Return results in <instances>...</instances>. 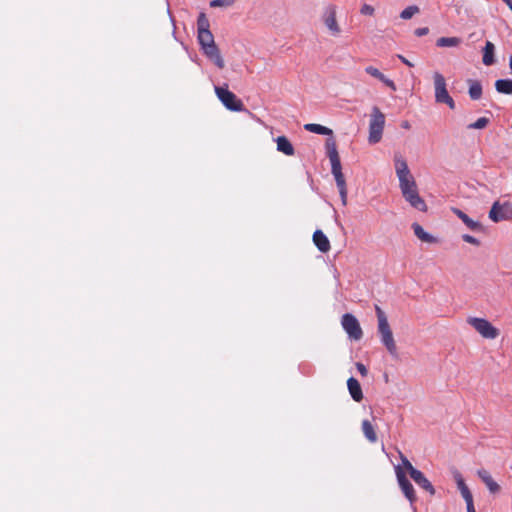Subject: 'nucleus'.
<instances>
[{
    "label": "nucleus",
    "mask_w": 512,
    "mask_h": 512,
    "mask_svg": "<svg viewBox=\"0 0 512 512\" xmlns=\"http://www.w3.org/2000/svg\"><path fill=\"white\" fill-rule=\"evenodd\" d=\"M393 162L403 198L413 208L425 212L427 205L424 199L419 195L417 183L408 167L405 157L399 152L394 153Z\"/></svg>",
    "instance_id": "obj_1"
},
{
    "label": "nucleus",
    "mask_w": 512,
    "mask_h": 512,
    "mask_svg": "<svg viewBox=\"0 0 512 512\" xmlns=\"http://www.w3.org/2000/svg\"><path fill=\"white\" fill-rule=\"evenodd\" d=\"M327 154L331 163V172L335 178L337 188L341 197L342 205H347V187L344 175L342 173V167L340 157L337 151L336 142L333 138L326 141Z\"/></svg>",
    "instance_id": "obj_2"
},
{
    "label": "nucleus",
    "mask_w": 512,
    "mask_h": 512,
    "mask_svg": "<svg viewBox=\"0 0 512 512\" xmlns=\"http://www.w3.org/2000/svg\"><path fill=\"white\" fill-rule=\"evenodd\" d=\"M376 316L378 320V332L381 342L392 356H397V346L390 328L387 316L380 306L375 305Z\"/></svg>",
    "instance_id": "obj_3"
},
{
    "label": "nucleus",
    "mask_w": 512,
    "mask_h": 512,
    "mask_svg": "<svg viewBox=\"0 0 512 512\" xmlns=\"http://www.w3.org/2000/svg\"><path fill=\"white\" fill-rule=\"evenodd\" d=\"M385 115L379 107L373 106L369 116L368 126V142L369 144H377L382 140L385 128Z\"/></svg>",
    "instance_id": "obj_4"
},
{
    "label": "nucleus",
    "mask_w": 512,
    "mask_h": 512,
    "mask_svg": "<svg viewBox=\"0 0 512 512\" xmlns=\"http://www.w3.org/2000/svg\"><path fill=\"white\" fill-rule=\"evenodd\" d=\"M432 78L436 103L446 104L450 109L454 110L456 104L447 90V84L444 76L440 72L436 71L433 73Z\"/></svg>",
    "instance_id": "obj_5"
},
{
    "label": "nucleus",
    "mask_w": 512,
    "mask_h": 512,
    "mask_svg": "<svg viewBox=\"0 0 512 512\" xmlns=\"http://www.w3.org/2000/svg\"><path fill=\"white\" fill-rule=\"evenodd\" d=\"M467 323L484 339L494 340L500 335L499 329L485 318L468 317Z\"/></svg>",
    "instance_id": "obj_6"
},
{
    "label": "nucleus",
    "mask_w": 512,
    "mask_h": 512,
    "mask_svg": "<svg viewBox=\"0 0 512 512\" xmlns=\"http://www.w3.org/2000/svg\"><path fill=\"white\" fill-rule=\"evenodd\" d=\"M400 459L404 469L409 473L410 477L419 485L422 489L426 490L430 495L435 494V489L431 482L424 476V474L413 467L411 462L400 452Z\"/></svg>",
    "instance_id": "obj_7"
},
{
    "label": "nucleus",
    "mask_w": 512,
    "mask_h": 512,
    "mask_svg": "<svg viewBox=\"0 0 512 512\" xmlns=\"http://www.w3.org/2000/svg\"><path fill=\"white\" fill-rule=\"evenodd\" d=\"M214 90L218 99L228 110L235 112L244 110L242 101L233 92L228 90L227 85L215 86Z\"/></svg>",
    "instance_id": "obj_8"
},
{
    "label": "nucleus",
    "mask_w": 512,
    "mask_h": 512,
    "mask_svg": "<svg viewBox=\"0 0 512 512\" xmlns=\"http://www.w3.org/2000/svg\"><path fill=\"white\" fill-rule=\"evenodd\" d=\"M489 219L495 223L512 220V203L495 201L489 211Z\"/></svg>",
    "instance_id": "obj_9"
},
{
    "label": "nucleus",
    "mask_w": 512,
    "mask_h": 512,
    "mask_svg": "<svg viewBox=\"0 0 512 512\" xmlns=\"http://www.w3.org/2000/svg\"><path fill=\"white\" fill-rule=\"evenodd\" d=\"M395 474L401 491L411 504L414 503L416 501L415 490L406 477L403 465L395 466Z\"/></svg>",
    "instance_id": "obj_10"
},
{
    "label": "nucleus",
    "mask_w": 512,
    "mask_h": 512,
    "mask_svg": "<svg viewBox=\"0 0 512 512\" xmlns=\"http://www.w3.org/2000/svg\"><path fill=\"white\" fill-rule=\"evenodd\" d=\"M322 22L333 37L340 36L342 30L337 22V11L335 6H328L322 15Z\"/></svg>",
    "instance_id": "obj_11"
},
{
    "label": "nucleus",
    "mask_w": 512,
    "mask_h": 512,
    "mask_svg": "<svg viewBox=\"0 0 512 512\" xmlns=\"http://www.w3.org/2000/svg\"><path fill=\"white\" fill-rule=\"evenodd\" d=\"M341 324L343 329L351 339L360 340L362 338V329L357 318L354 315L350 313L344 314L342 316Z\"/></svg>",
    "instance_id": "obj_12"
},
{
    "label": "nucleus",
    "mask_w": 512,
    "mask_h": 512,
    "mask_svg": "<svg viewBox=\"0 0 512 512\" xmlns=\"http://www.w3.org/2000/svg\"><path fill=\"white\" fill-rule=\"evenodd\" d=\"M451 211L472 231L480 232L483 230V226L480 222L473 220L462 210L453 207Z\"/></svg>",
    "instance_id": "obj_13"
},
{
    "label": "nucleus",
    "mask_w": 512,
    "mask_h": 512,
    "mask_svg": "<svg viewBox=\"0 0 512 512\" xmlns=\"http://www.w3.org/2000/svg\"><path fill=\"white\" fill-rule=\"evenodd\" d=\"M477 475L486 485L490 493L497 494L500 492V485L492 478L491 474L487 470L479 469L477 471Z\"/></svg>",
    "instance_id": "obj_14"
},
{
    "label": "nucleus",
    "mask_w": 512,
    "mask_h": 512,
    "mask_svg": "<svg viewBox=\"0 0 512 512\" xmlns=\"http://www.w3.org/2000/svg\"><path fill=\"white\" fill-rule=\"evenodd\" d=\"M365 72L369 74L370 76L378 79L383 84H385L387 87H389L391 90L396 91L397 87L391 79L386 77L378 68L374 66H367L365 68Z\"/></svg>",
    "instance_id": "obj_15"
},
{
    "label": "nucleus",
    "mask_w": 512,
    "mask_h": 512,
    "mask_svg": "<svg viewBox=\"0 0 512 512\" xmlns=\"http://www.w3.org/2000/svg\"><path fill=\"white\" fill-rule=\"evenodd\" d=\"M347 387L354 401L360 402L363 399L362 388L357 379H355L354 377H350L347 380Z\"/></svg>",
    "instance_id": "obj_16"
},
{
    "label": "nucleus",
    "mask_w": 512,
    "mask_h": 512,
    "mask_svg": "<svg viewBox=\"0 0 512 512\" xmlns=\"http://www.w3.org/2000/svg\"><path fill=\"white\" fill-rule=\"evenodd\" d=\"M313 242L321 252L330 250V242L321 230H316L313 234Z\"/></svg>",
    "instance_id": "obj_17"
},
{
    "label": "nucleus",
    "mask_w": 512,
    "mask_h": 512,
    "mask_svg": "<svg viewBox=\"0 0 512 512\" xmlns=\"http://www.w3.org/2000/svg\"><path fill=\"white\" fill-rule=\"evenodd\" d=\"M412 229L416 237L422 242L433 244L437 243V238L426 232L421 225L418 223L412 224Z\"/></svg>",
    "instance_id": "obj_18"
},
{
    "label": "nucleus",
    "mask_w": 512,
    "mask_h": 512,
    "mask_svg": "<svg viewBox=\"0 0 512 512\" xmlns=\"http://www.w3.org/2000/svg\"><path fill=\"white\" fill-rule=\"evenodd\" d=\"M277 150L287 156L294 155V148L285 136H279L276 139Z\"/></svg>",
    "instance_id": "obj_19"
},
{
    "label": "nucleus",
    "mask_w": 512,
    "mask_h": 512,
    "mask_svg": "<svg viewBox=\"0 0 512 512\" xmlns=\"http://www.w3.org/2000/svg\"><path fill=\"white\" fill-rule=\"evenodd\" d=\"M494 52H495L494 44L492 42H490V41H487L485 43L484 48H483V58H482V61H483L484 65L490 66V65L494 64V62H495Z\"/></svg>",
    "instance_id": "obj_20"
},
{
    "label": "nucleus",
    "mask_w": 512,
    "mask_h": 512,
    "mask_svg": "<svg viewBox=\"0 0 512 512\" xmlns=\"http://www.w3.org/2000/svg\"><path fill=\"white\" fill-rule=\"evenodd\" d=\"M468 85H469V90H468V93H469V96L472 100H479L482 96V85L479 81L477 80H472V79H469L467 81Z\"/></svg>",
    "instance_id": "obj_21"
},
{
    "label": "nucleus",
    "mask_w": 512,
    "mask_h": 512,
    "mask_svg": "<svg viewBox=\"0 0 512 512\" xmlns=\"http://www.w3.org/2000/svg\"><path fill=\"white\" fill-rule=\"evenodd\" d=\"M304 129L306 131H309V132H312V133H316V134H320V135H332L333 134V131L328 128V127H325L323 125H320V124H315V123H308V124H305L304 125Z\"/></svg>",
    "instance_id": "obj_22"
},
{
    "label": "nucleus",
    "mask_w": 512,
    "mask_h": 512,
    "mask_svg": "<svg viewBox=\"0 0 512 512\" xmlns=\"http://www.w3.org/2000/svg\"><path fill=\"white\" fill-rule=\"evenodd\" d=\"M362 431L366 439L371 442L375 443L377 441V434L374 430L373 425L368 420L362 421Z\"/></svg>",
    "instance_id": "obj_23"
},
{
    "label": "nucleus",
    "mask_w": 512,
    "mask_h": 512,
    "mask_svg": "<svg viewBox=\"0 0 512 512\" xmlns=\"http://www.w3.org/2000/svg\"><path fill=\"white\" fill-rule=\"evenodd\" d=\"M461 43L462 40L459 37H441L436 41L438 47H457Z\"/></svg>",
    "instance_id": "obj_24"
},
{
    "label": "nucleus",
    "mask_w": 512,
    "mask_h": 512,
    "mask_svg": "<svg viewBox=\"0 0 512 512\" xmlns=\"http://www.w3.org/2000/svg\"><path fill=\"white\" fill-rule=\"evenodd\" d=\"M497 92L502 94H512V80L499 79L495 82Z\"/></svg>",
    "instance_id": "obj_25"
},
{
    "label": "nucleus",
    "mask_w": 512,
    "mask_h": 512,
    "mask_svg": "<svg viewBox=\"0 0 512 512\" xmlns=\"http://www.w3.org/2000/svg\"><path fill=\"white\" fill-rule=\"evenodd\" d=\"M198 41L201 45V48L215 44L214 36L210 30L204 31V32H199L198 33Z\"/></svg>",
    "instance_id": "obj_26"
},
{
    "label": "nucleus",
    "mask_w": 512,
    "mask_h": 512,
    "mask_svg": "<svg viewBox=\"0 0 512 512\" xmlns=\"http://www.w3.org/2000/svg\"><path fill=\"white\" fill-rule=\"evenodd\" d=\"M209 20L204 13H200L197 19V30L199 32L209 31Z\"/></svg>",
    "instance_id": "obj_27"
},
{
    "label": "nucleus",
    "mask_w": 512,
    "mask_h": 512,
    "mask_svg": "<svg viewBox=\"0 0 512 512\" xmlns=\"http://www.w3.org/2000/svg\"><path fill=\"white\" fill-rule=\"evenodd\" d=\"M419 12V8L418 6H415V5H412V6H408L407 8H405L401 14H400V17L404 20H408L410 18H412L415 14H417Z\"/></svg>",
    "instance_id": "obj_28"
},
{
    "label": "nucleus",
    "mask_w": 512,
    "mask_h": 512,
    "mask_svg": "<svg viewBox=\"0 0 512 512\" xmlns=\"http://www.w3.org/2000/svg\"><path fill=\"white\" fill-rule=\"evenodd\" d=\"M489 123V119L486 117H480L475 122L468 125L469 129H483Z\"/></svg>",
    "instance_id": "obj_29"
},
{
    "label": "nucleus",
    "mask_w": 512,
    "mask_h": 512,
    "mask_svg": "<svg viewBox=\"0 0 512 512\" xmlns=\"http://www.w3.org/2000/svg\"><path fill=\"white\" fill-rule=\"evenodd\" d=\"M459 491H460L463 499L466 502V506L470 505V504H474L473 496H472V493L470 492L468 486H466L465 488L460 489Z\"/></svg>",
    "instance_id": "obj_30"
},
{
    "label": "nucleus",
    "mask_w": 512,
    "mask_h": 512,
    "mask_svg": "<svg viewBox=\"0 0 512 512\" xmlns=\"http://www.w3.org/2000/svg\"><path fill=\"white\" fill-rule=\"evenodd\" d=\"M207 58L213 57L216 53L220 52L216 44L202 48Z\"/></svg>",
    "instance_id": "obj_31"
},
{
    "label": "nucleus",
    "mask_w": 512,
    "mask_h": 512,
    "mask_svg": "<svg viewBox=\"0 0 512 512\" xmlns=\"http://www.w3.org/2000/svg\"><path fill=\"white\" fill-rule=\"evenodd\" d=\"M234 3L233 0H212L210 2L211 7H230Z\"/></svg>",
    "instance_id": "obj_32"
},
{
    "label": "nucleus",
    "mask_w": 512,
    "mask_h": 512,
    "mask_svg": "<svg viewBox=\"0 0 512 512\" xmlns=\"http://www.w3.org/2000/svg\"><path fill=\"white\" fill-rule=\"evenodd\" d=\"M219 69L225 67L224 59L220 52L216 53L213 57L209 58Z\"/></svg>",
    "instance_id": "obj_33"
},
{
    "label": "nucleus",
    "mask_w": 512,
    "mask_h": 512,
    "mask_svg": "<svg viewBox=\"0 0 512 512\" xmlns=\"http://www.w3.org/2000/svg\"><path fill=\"white\" fill-rule=\"evenodd\" d=\"M453 476L459 490L467 486L460 472L455 471Z\"/></svg>",
    "instance_id": "obj_34"
},
{
    "label": "nucleus",
    "mask_w": 512,
    "mask_h": 512,
    "mask_svg": "<svg viewBox=\"0 0 512 512\" xmlns=\"http://www.w3.org/2000/svg\"><path fill=\"white\" fill-rule=\"evenodd\" d=\"M462 239H463V241H465V242H467L469 244H472L474 246H479L480 245V241L477 238H475V237H473V236H471L469 234L462 235Z\"/></svg>",
    "instance_id": "obj_35"
},
{
    "label": "nucleus",
    "mask_w": 512,
    "mask_h": 512,
    "mask_svg": "<svg viewBox=\"0 0 512 512\" xmlns=\"http://www.w3.org/2000/svg\"><path fill=\"white\" fill-rule=\"evenodd\" d=\"M361 14L372 16L375 12L374 8L369 4H364L360 10Z\"/></svg>",
    "instance_id": "obj_36"
},
{
    "label": "nucleus",
    "mask_w": 512,
    "mask_h": 512,
    "mask_svg": "<svg viewBox=\"0 0 512 512\" xmlns=\"http://www.w3.org/2000/svg\"><path fill=\"white\" fill-rule=\"evenodd\" d=\"M356 368H357L358 372H359L363 377L367 376V374H368V370H367V368L365 367V365H364V364H362V363H360V362H357V363H356Z\"/></svg>",
    "instance_id": "obj_37"
},
{
    "label": "nucleus",
    "mask_w": 512,
    "mask_h": 512,
    "mask_svg": "<svg viewBox=\"0 0 512 512\" xmlns=\"http://www.w3.org/2000/svg\"><path fill=\"white\" fill-rule=\"evenodd\" d=\"M429 33L428 27H421L415 30V35L418 37L424 36Z\"/></svg>",
    "instance_id": "obj_38"
},
{
    "label": "nucleus",
    "mask_w": 512,
    "mask_h": 512,
    "mask_svg": "<svg viewBox=\"0 0 512 512\" xmlns=\"http://www.w3.org/2000/svg\"><path fill=\"white\" fill-rule=\"evenodd\" d=\"M398 58L407 66L409 67H413V63H411L408 59H406L404 56L402 55H398Z\"/></svg>",
    "instance_id": "obj_39"
},
{
    "label": "nucleus",
    "mask_w": 512,
    "mask_h": 512,
    "mask_svg": "<svg viewBox=\"0 0 512 512\" xmlns=\"http://www.w3.org/2000/svg\"><path fill=\"white\" fill-rule=\"evenodd\" d=\"M401 127L406 129V130H409L411 128V125H410V123L408 121H403L401 123Z\"/></svg>",
    "instance_id": "obj_40"
},
{
    "label": "nucleus",
    "mask_w": 512,
    "mask_h": 512,
    "mask_svg": "<svg viewBox=\"0 0 512 512\" xmlns=\"http://www.w3.org/2000/svg\"><path fill=\"white\" fill-rule=\"evenodd\" d=\"M467 512H476L474 504H470L466 506Z\"/></svg>",
    "instance_id": "obj_41"
}]
</instances>
